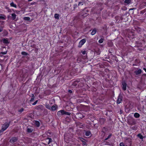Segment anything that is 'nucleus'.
<instances>
[{"instance_id": "obj_1", "label": "nucleus", "mask_w": 146, "mask_h": 146, "mask_svg": "<svg viewBox=\"0 0 146 146\" xmlns=\"http://www.w3.org/2000/svg\"><path fill=\"white\" fill-rule=\"evenodd\" d=\"M10 123V121L8 123H5L2 126V129L0 130V135H1L3 132L9 127Z\"/></svg>"}, {"instance_id": "obj_2", "label": "nucleus", "mask_w": 146, "mask_h": 146, "mask_svg": "<svg viewBox=\"0 0 146 146\" xmlns=\"http://www.w3.org/2000/svg\"><path fill=\"white\" fill-rule=\"evenodd\" d=\"M125 142L127 146H131V144L132 139L130 138L127 137L124 138Z\"/></svg>"}, {"instance_id": "obj_3", "label": "nucleus", "mask_w": 146, "mask_h": 146, "mask_svg": "<svg viewBox=\"0 0 146 146\" xmlns=\"http://www.w3.org/2000/svg\"><path fill=\"white\" fill-rule=\"evenodd\" d=\"M36 109L40 111L46 110L45 109L44 106L42 105H39L36 106Z\"/></svg>"}, {"instance_id": "obj_4", "label": "nucleus", "mask_w": 146, "mask_h": 146, "mask_svg": "<svg viewBox=\"0 0 146 146\" xmlns=\"http://www.w3.org/2000/svg\"><path fill=\"white\" fill-rule=\"evenodd\" d=\"M18 139V137H12L9 140V142L13 144L17 142Z\"/></svg>"}, {"instance_id": "obj_5", "label": "nucleus", "mask_w": 146, "mask_h": 146, "mask_svg": "<svg viewBox=\"0 0 146 146\" xmlns=\"http://www.w3.org/2000/svg\"><path fill=\"white\" fill-rule=\"evenodd\" d=\"M127 123L130 125H135L136 123V121L134 119L128 121Z\"/></svg>"}, {"instance_id": "obj_6", "label": "nucleus", "mask_w": 146, "mask_h": 146, "mask_svg": "<svg viewBox=\"0 0 146 146\" xmlns=\"http://www.w3.org/2000/svg\"><path fill=\"white\" fill-rule=\"evenodd\" d=\"M34 130V128L31 127L27 126V127L26 132L28 133L32 132Z\"/></svg>"}, {"instance_id": "obj_7", "label": "nucleus", "mask_w": 146, "mask_h": 146, "mask_svg": "<svg viewBox=\"0 0 146 146\" xmlns=\"http://www.w3.org/2000/svg\"><path fill=\"white\" fill-rule=\"evenodd\" d=\"M86 40L85 38H83L79 42V45L78 46L79 48H80L86 42Z\"/></svg>"}, {"instance_id": "obj_8", "label": "nucleus", "mask_w": 146, "mask_h": 146, "mask_svg": "<svg viewBox=\"0 0 146 146\" xmlns=\"http://www.w3.org/2000/svg\"><path fill=\"white\" fill-rule=\"evenodd\" d=\"M122 96L121 94H120L118 97L117 99V104L120 103L122 101Z\"/></svg>"}, {"instance_id": "obj_9", "label": "nucleus", "mask_w": 146, "mask_h": 146, "mask_svg": "<svg viewBox=\"0 0 146 146\" xmlns=\"http://www.w3.org/2000/svg\"><path fill=\"white\" fill-rule=\"evenodd\" d=\"M122 88L123 90L125 91L126 90L127 84L125 81H123L122 82Z\"/></svg>"}, {"instance_id": "obj_10", "label": "nucleus", "mask_w": 146, "mask_h": 146, "mask_svg": "<svg viewBox=\"0 0 146 146\" xmlns=\"http://www.w3.org/2000/svg\"><path fill=\"white\" fill-rule=\"evenodd\" d=\"M2 41L4 44H8L9 43V41L8 40V39L7 38H3L2 40Z\"/></svg>"}, {"instance_id": "obj_11", "label": "nucleus", "mask_w": 146, "mask_h": 146, "mask_svg": "<svg viewBox=\"0 0 146 146\" xmlns=\"http://www.w3.org/2000/svg\"><path fill=\"white\" fill-rule=\"evenodd\" d=\"M64 110H61L58 111L57 113V115L58 116L61 115H64Z\"/></svg>"}, {"instance_id": "obj_12", "label": "nucleus", "mask_w": 146, "mask_h": 146, "mask_svg": "<svg viewBox=\"0 0 146 146\" xmlns=\"http://www.w3.org/2000/svg\"><path fill=\"white\" fill-rule=\"evenodd\" d=\"M105 121L106 119L104 118H100L99 119V122L101 125L104 124Z\"/></svg>"}, {"instance_id": "obj_13", "label": "nucleus", "mask_w": 146, "mask_h": 146, "mask_svg": "<svg viewBox=\"0 0 146 146\" xmlns=\"http://www.w3.org/2000/svg\"><path fill=\"white\" fill-rule=\"evenodd\" d=\"M142 72V71L140 69H138V70H135L134 72V73L135 74L137 75H138L141 73Z\"/></svg>"}, {"instance_id": "obj_14", "label": "nucleus", "mask_w": 146, "mask_h": 146, "mask_svg": "<svg viewBox=\"0 0 146 146\" xmlns=\"http://www.w3.org/2000/svg\"><path fill=\"white\" fill-rule=\"evenodd\" d=\"M101 53V51L100 49H98V50H96L95 51L94 53V55H99Z\"/></svg>"}, {"instance_id": "obj_15", "label": "nucleus", "mask_w": 146, "mask_h": 146, "mask_svg": "<svg viewBox=\"0 0 146 146\" xmlns=\"http://www.w3.org/2000/svg\"><path fill=\"white\" fill-rule=\"evenodd\" d=\"M77 117L79 118H82L83 117L82 115L80 113H78L76 114Z\"/></svg>"}, {"instance_id": "obj_16", "label": "nucleus", "mask_w": 146, "mask_h": 146, "mask_svg": "<svg viewBox=\"0 0 146 146\" xmlns=\"http://www.w3.org/2000/svg\"><path fill=\"white\" fill-rule=\"evenodd\" d=\"M6 18L5 16L3 14H0V19L5 20Z\"/></svg>"}, {"instance_id": "obj_17", "label": "nucleus", "mask_w": 146, "mask_h": 146, "mask_svg": "<svg viewBox=\"0 0 146 146\" xmlns=\"http://www.w3.org/2000/svg\"><path fill=\"white\" fill-rule=\"evenodd\" d=\"M82 1L79 2L78 3V6H80L81 5H83L84 4H85V3L84 1V0H81Z\"/></svg>"}, {"instance_id": "obj_18", "label": "nucleus", "mask_w": 146, "mask_h": 146, "mask_svg": "<svg viewBox=\"0 0 146 146\" xmlns=\"http://www.w3.org/2000/svg\"><path fill=\"white\" fill-rule=\"evenodd\" d=\"M2 34L3 36H5L7 35L8 33L6 31L4 30L3 33H2Z\"/></svg>"}, {"instance_id": "obj_19", "label": "nucleus", "mask_w": 146, "mask_h": 146, "mask_svg": "<svg viewBox=\"0 0 146 146\" xmlns=\"http://www.w3.org/2000/svg\"><path fill=\"white\" fill-rule=\"evenodd\" d=\"M34 123L37 127H38L39 126L40 122L39 121H35Z\"/></svg>"}, {"instance_id": "obj_20", "label": "nucleus", "mask_w": 146, "mask_h": 146, "mask_svg": "<svg viewBox=\"0 0 146 146\" xmlns=\"http://www.w3.org/2000/svg\"><path fill=\"white\" fill-rule=\"evenodd\" d=\"M108 130V129L107 128H106L105 127H104L102 129V132L104 133V134H105V132L107 131Z\"/></svg>"}, {"instance_id": "obj_21", "label": "nucleus", "mask_w": 146, "mask_h": 146, "mask_svg": "<svg viewBox=\"0 0 146 146\" xmlns=\"http://www.w3.org/2000/svg\"><path fill=\"white\" fill-rule=\"evenodd\" d=\"M102 143H104V145H111V143L108 141H104Z\"/></svg>"}, {"instance_id": "obj_22", "label": "nucleus", "mask_w": 146, "mask_h": 146, "mask_svg": "<svg viewBox=\"0 0 146 146\" xmlns=\"http://www.w3.org/2000/svg\"><path fill=\"white\" fill-rule=\"evenodd\" d=\"M96 32L97 30L95 28L92 30V31L91 33V34L92 35H94L96 33Z\"/></svg>"}, {"instance_id": "obj_23", "label": "nucleus", "mask_w": 146, "mask_h": 146, "mask_svg": "<svg viewBox=\"0 0 146 146\" xmlns=\"http://www.w3.org/2000/svg\"><path fill=\"white\" fill-rule=\"evenodd\" d=\"M85 135L86 136H90V135L91 136L92 135V134L90 131H87L86 132Z\"/></svg>"}, {"instance_id": "obj_24", "label": "nucleus", "mask_w": 146, "mask_h": 146, "mask_svg": "<svg viewBox=\"0 0 146 146\" xmlns=\"http://www.w3.org/2000/svg\"><path fill=\"white\" fill-rule=\"evenodd\" d=\"M78 102L81 103L84 102H85V98H82L81 99H80L78 100Z\"/></svg>"}, {"instance_id": "obj_25", "label": "nucleus", "mask_w": 146, "mask_h": 146, "mask_svg": "<svg viewBox=\"0 0 146 146\" xmlns=\"http://www.w3.org/2000/svg\"><path fill=\"white\" fill-rule=\"evenodd\" d=\"M57 107H56L55 106H53L51 108V110H50L52 111H54L57 108Z\"/></svg>"}, {"instance_id": "obj_26", "label": "nucleus", "mask_w": 146, "mask_h": 146, "mask_svg": "<svg viewBox=\"0 0 146 146\" xmlns=\"http://www.w3.org/2000/svg\"><path fill=\"white\" fill-rule=\"evenodd\" d=\"M45 106L46 108L48 109V110H51V107L49 105V104H45Z\"/></svg>"}, {"instance_id": "obj_27", "label": "nucleus", "mask_w": 146, "mask_h": 146, "mask_svg": "<svg viewBox=\"0 0 146 146\" xmlns=\"http://www.w3.org/2000/svg\"><path fill=\"white\" fill-rule=\"evenodd\" d=\"M131 0H125L124 1V3L127 4H129L131 3Z\"/></svg>"}, {"instance_id": "obj_28", "label": "nucleus", "mask_w": 146, "mask_h": 146, "mask_svg": "<svg viewBox=\"0 0 146 146\" xmlns=\"http://www.w3.org/2000/svg\"><path fill=\"white\" fill-rule=\"evenodd\" d=\"M140 115L139 114L137 113H135L134 114V116L135 118H137L139 117Z\"/></svg>"}, {"instance_id": "obj_29", "label": "nucleus", "mask_w": 146, "mask_h": 146, "mask_svg": "<svg viewBox=\"0 0 146 146\" xmlns=\"http://www.w3.org/2000/svg\"><path fill=\"white\" fill-rule=\"evenodd\" d=\"M11 15H12V19L13 20H15L16 18V17L17 16L16 14L13 13L12 14H11Z\"/></svg>"}, {"instance_id": "obj_30", "label": "nucleus", "mask_w": 146, "mask_h": 146, "mask_svg": "<svg viewBox=\"0 0 146 146\" xmlns=\"http://www.w3.org/2000/svg\"><path fill=\"white\" fill-rule=\"evenodd\" d=\"M78 81H75L72 84V85L74 86H76L78 84Z\"/></svg>"}, {"instance_id": "obj_31", "label": "nucleus", "mask_w": 146, "mask_h": 146, "mask_svg": "<svg viewBox=\"0 0 146 146\" xmlns=\"http://www.w3.org/2000/svg\"><path fill=\"white\" fill-rule=\"evenodd\" d=\"M54 18L56 19H59V15L58 14L56 13L54 14Z\"/></svg>"}, {"instance_id": "obj_32", "label": "nucleus", "mask_w": 146, "mask_h": 146, "mask_svg": "<svg viewBox=\"0 0 146 146\" xmlns=\"http://www.w3.org/2000/svg\"><path fill=\"white\" fill-rule=\"evenodd\" d=\"M146 6V3H143L141 5L140 9L142 8L144 6Z\"/></svg>"}, {"instance_id": "obj_33", "label": "nucleus", "mask_w": 146, "mask_h": 146, "mask_svg": "<svg viewBox=\"0 0 146 146\" xmlns=\"http://www.w3.org/2000/svg\"><path fill=\"white\" fill-rule=\"evenodd\" d=\"M137 137H139V138L141 139H143V137L140 133L138 134L137 135Z\"/></svg>"}, {"instance_id": "obj_34", "label": "nucleus", "mask_w": 146, "mask_h": 146, "mask_svg": "<svg viewBox=\"0 0 146 146\" xmlns=\"http://www.w3.org/2000/svg\"><path fill=\"white\" fill-rule=\"evenodd\" d=\"M10 5L11 7H13L15 8L17 7V5L16 4H15L13 2H12L10 4Z\"/></svg>"}, {"instance_id": "obj_35", "label": "nucleus", "mask_w": 146, "mask_h": 146, "mask_svg": "<svg viewBox=\"0 0 146 146\" xmlns=\"http://www.w3.org/2000/svg\"><path fill=\"white\" fill-rule=\"evenodd\" d=\"M80 19L79 16H76L74 19V21H76Z\"/></svg>"}, {"instance_id": "obj_36", "label": "nucleus", "mask_w": 146, "mask_h": 146, "mask_svg": "<svg viewBox=\"0 0 146 146\" xmlns=\"http://www.w3.org/2000/svg\"><path fill=\"white\" fill-rule=\"evenodd\" d=\"M21 54L22 55H29V54L27 53L24 51L22 52Z\"/></svg>"}, {"instance_id": "obj_37", "label": "nucleus", "mask_w": 146, "mask_h": 146, "mask_svg": "<svg viewBox=\"0 0 146 146\" xmlns=\"http://www.w3.org/2000/svg\"><path fill=\"white\" fill-rule=\"evenodd\" d=\"M84 140V139H83V138H81V139H80V140H81V141H82V143H83V145H86V142L85 141H84L83 140Z\"/></svg>"}, {"instance_id": "obj_38", "label": "nucleus", "mask_w": 146, "mask_h": 146, "mask_svg": "<svg viewBox=\"0 0 146 146\" xmlns=\"http://www.w3.org/2000/svg\"><path fill=\"white\" fill-rule=\"evenodd\" d=\"M24 19L25 20L29 21L30 20V19L29 17H25L24 18Z\"/></svg>"}, {"instance_id": "obj_39", "label": "nucleus", "mask_w": 146, "mask_h": 146, "mask_svg": "<svg viewBox=\"0 0 146 146\" xmlns=\"http://www.w3.org/2000/svg\"><path fill=\"white\" fill-rule=\"evenodd\" d=\"M71 114V113L69 112H66L64 111V114L66 115H70Z\"/></svg>"}, {"instance_id": "obj_40", "label": "nucleus", "mask_w": 146, "mask_h": 146, "mask_svg": "<svg viewBox=\"0 0 146 146\" xmlns=\"http://www.w3.org/2000/svg\"><path fill=\"white\" fill-rule=\"evenodd\" d=\"M104 41V39L103 38H101L100 40H99L98 42L100 43H102Z\"/></svg>"}, {"instance_id": "obj_41", "label": "nucleus", "mask_w": 146, "mask_h": 146, "mask_svg": "<svg viewBox=\"0 0 146 146\" xmlns=\"http://www.w3.org/2000/svg\"><path fill=\"white\" fill-rule=\"evenodd\" d=\"M131 129L133 130H136L137 129V127L136 126H133L131 127Z\"/></svg>"}, {"instance_id": "obj_42", "label": "nucleus", "mask_w": 146, "mask_h": 146, "mask_svg": "<svg viewBox=\"0 0 146 146\" xmlns=\"http://www.w3.org/2000/svg\"><path fill=\"white\" fill-rule=\"evenodd\" d=\"M146 11V9H145L141 11L140 12V13L141 14H143Z\"/></svg>"}, {"instance_id": "obj_43", "label": "nucleus", "mask_w": 146, "mask_h": 146, "mask_svg": "<svg viewBox=\"0 0 146 146\" xmlns=\"http://www.w3.org/2000/svg\"><path fill=\"white\" fill-rule=\"evenodd\" d=\"M48 139H49V141H48V144H49L52 141V139L50 138H48Z\"/></svg>"}, {"instance_id": "obj_44", "label": "nucleus", "mask_w": 146, "mask_h": 146, "mask_svg": "<svg viewBox=\"0 0 146 146\" xmlns=\"http://www.w3.org/2000/svg\"><path fill=\"white\" fill-rule=\"evenodd\" d=\"M102 28L104 30H107V27L106 25H105L104 27H102Z\"/></svg>"}, {"instance_id": "obj_45", "label": "nucleus", "mask_w": 146, "mask_h": 146, "mask_svg": "<svg viewBox=\"0 0 146 146\" xmlns=\"http://www.w3.org/2000/svg\"><path fill=\"white\" fill-rule=\"evenodd\" d=\"M23 110H24V109L23 108H22L21 109L18 110V112H20V113H21L23 111Z\"/></svg>"}, {"instance_id": "obj_46", "label": "nucleus", "mask_w": 146, "mask_h": 146, "mask_svg": "<svg viewBox=\"0 0 146 146\" xmlns=\"http://www.w3.org/2000/svg\"><path fill=\"white\" fill-rule=\"evenodd\" d=\"M74 10H75V9L78 6V5H77L76 4H75L74 5Z\"/></svg>"}, {"instance_id": "obj_47", "label": "nucleus", "mask_w": 146, "mask_h": 146, "mask_svg": "<svg viewBox=\"0 0 146 146\" xmlns=\"http://www.w3.org/2000/svg\"><path fill=\"white\" fill-rule=\"evenodd\" d=\"M7 51H6L5 52H1V54H5L7 53Z\"/></svg>"}, {"instance_id": "obj_48", "label": "nucleus", "mask_w": 146, "mask_h": 146, "mask_svg": "<svg viewBox=\"0 0 146 146\" xmlns=\"http://www.w3.org/2000/svg\"><path fill=\"white\" fill-rule=\"evenodd\" d=\"M112 135V134L111 133H110L109 135L108 136L107 138L108 139H109L111 138V137Z\"/></svg>"}, {"instance_id": "obj_49", "label": "nucleus", "mask_w": 146, "mask_h": 146, "mask_svg": "<svg viewBox=\"0 0 146 146\" xmlns=\"http://www.w3.org/2000/svg\"><path fill=\"white\" fill-rule=\"evenodd\" d=\"M119 145L120 146H125L124 143L123 142L120 143Z\"/></svg>"}, {"instance_id": "obj_50", "label": "nucleus", "mask_w": 146, "mask_h": 146, "mask_svg": "<svg viewBox=\"0 0 146 146\" xmlns=\"http://www.w3.org/2000/svg\"><path fill=\"white\" fill-rule=\"evenodd\" d=\"M37 102H38V100H37L34 103H33L32 104V105H36V103H37Z\"/></svg>"}, {"instance_id": "obj_51", "label": "nucleus", "mask_w": 146, "mask_h": 146, "mask_svg": "<svg viewBox=\"0 0 146 146\" xmlns=\"http://www.w3.org/2000/svg\"><path fill=\"white\" fill-rule=\"evenodd\" d=\"M34 98L33 97L30 100V102H32L34 101Z\"/></svg>"}, {"instance_id": "obj_52", "label": "nucleus", "mask_w": 146, "mask_h": 146, "mask_svg": "<svg viewBox=\"0 0 146 146\" xmlns=\"http://www.w3.org/2000/svg\"><path fill=\"white\" fill-rule=\"evenodd\" d=\"M81 52L83 55L85 54L86 52V51H81Z\"/></svg>"}, {"instance_id": "obj_53", "label": "nucleus", "mask_w": 146, "mask_h": 146, "mask_svg": "<svg viewBox=\"0 0 146 146\" xmlns=\"http://www.w3.org/2000/svg\"><path fill=\"white\" fill-rule=\"evenodd\" d=\"M3 28L2 27H0V32L2 31Z\"/></svg>"}, {"instance_id": "obj_54", "label": "nucleus", "mask_w": 146, "mask_h": 146, "mask_svg": "<svg viewBox=\"0 0 146 146\" xmlns=\"http://www.w3.org/2000/svg\"><path fill=\"white\" fill-rule=\"evenodd\" d=\"M68 92L70 93H72V92L71 90H69L68 91Z\"/></svg>"}, {"instance_id": "obj_55", "label": "nucleus", "mask_w": 146, "mask_h": 146, "mask_svg": "<svg viewBox=\"0 0 146 146\" xmlns=\"http://www.w3.org/2000/svg\"><path fill=\"white\" fill-rule=\"evenodd\" d=\"M120 114H121L122 113V111L121 110H120Z\"/></svg>"}, {"instance_id": "obj_56", "label": "nucleus", "mask_w": 146, "mask_h": 146, "mask_svg": "<svg viewBox=\"0 0 146 146\" xmlns=\"http://www.w3.org/2000/svg\"><path fill=\"white\" fill-rule=\"evenodd\" d=\"M108 138H107V137L104 140V141H106L107 140H108Z\"/></svg>"}, {"instance_id": "obj_57", "label": "nucleus", "mask_w": 146, "mask_h": 146, "mask_svg": "<svg viewBox=\"0 0 146 146\" xmlns=\"http://www.w3.org/2000/svg\"><path fill=\"white\" fill-rule=\"evenodd\" d=\"M143 69L145 71V72H146V68H144Z\"/></svg>"}, {"instance_id": "obj_58", "label": "nucleus", "mask_w": 146, "mask_h": 146, "mask_svg": "<svg viewBox=\"0 0 146 146\" xmlns=\"http://www.w3.org/2000/svg\"><path fill=\"white\" fill-rule=\"evenodd\" d=\"M134 9V8H133V9H129V10H133V9Z\"/></svg>"}, {"instance_id": "obj_59", "label": "nucleus", "mask_w": 146, "mask_h": 146, "mask_svg": "<svg viewBox=\"0 0 146 146\" xmlns=\"http://www.w3.org/2000/svg\"><path fill=\"white\" fill-rule=\"evenodd\" d=\"M32 0H28V1H32Z\"/></svg>"}, {"instance_id": "obj_60", "label": "nucleus", "mask_w": 146, "mask_h": 146, "mask_svg": "<svg viewBox=\"0 0 146 146\" xmlns=\"http://www.w3.org/2000/svg\"><path fill=\"white\" fill-rule=\"evenodd\" d=\"M86 11L87 12H88L89 11L88 10H86Z\"/></svg>"}, {"instance_id": "obj_61", "label": "nucleus", "mask_w": 146, "mask_h": 146, "mask_svg": "<svg viewBox=\"0 0 146 146\" xmlns=\"http://www.w3.org/2000/svg\"><path fill=\"white\" fill-rule=\"evenodd\" d=\"M86 8V7L84 9V10H85Z\"/></svg>"}, {"instance_id": "obj_62", "label": "nucleus", "mask_w": 146, "mask_h": 146, "mask_svg": "<svg viewBox=\"0 0 146 146\" xmlns=\"http://www.w3.org/2000/svg\"><path fill=\"white\" fill-rule=\"evenodd\" d=\"M145 15H146V13H145Z\"/></svg>"}]
</instances>
